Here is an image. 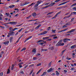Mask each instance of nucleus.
<instances>
[{
    "label": "nucleus",
    "mask_w": 76,
    "mask_h": 76,
    "mask_svg": "<svg viewBox=\"0 0 76 76\" xmlns=\"http://www.w3.org/2000/svg\"><path fill=\"white\" fill-rule=\"evenodd\" d=\"M33 16H34V17L35 16H36V13H33Z\"/></svg>",
    "instance_id": "a19ab883"
},
{
    "label": "nucleus",
    "mask_w": 76,
    "mask_h": 76,
    "mask_svg": "<svg viewBox=\"0 0 76 76\" xmlns=\"http://www.w3.org/2000/svg\"><path fill=\"white\" fill-rule=\"evenodd\" d=\"M49 50H53L54 49V47H52L48 48Z\"/></svg>",
    "instance_id": "b1692460"
},
{
    "label": "nucleus",
    "mask_w": 76,
    "mask_h": 76,
    "mask_svg": "<svg viewBox=\"0 0 76 76\" xmlns=\"http://www.w3.org/2000/svg\"><path fill=\"white\" fill-rule=\"evenodd\" d=\"M57 39V37H53V39Z\"/></svg>",
    "instance_id": "052dcab7"
},
{
    "label": "nucleus",
    "mask_w": 76,
    "mask_h": 76,
    "mask_svg": "<svg viewBox=\"0 0 76 76\" xmlns=\"http://www.w3.org/2000/svg\"><path fill=\"white\" fill-rule=\"evenodd\" d=\"M67 2H68V1L65 2L63 3H62V5H63V4H65L67 3Z\"/></svg>",
    "instance_id": "a18cd8bd"
},
{
    "label": "nucleus",
    "mask_w": 76,
    "mask_h": 76,
    "mask_svg": "<svg viewBox=\"0 0 76 76\" xmlns=\"http://www.w3.org/2000/svg\"><path fill=\"white\" fill-rule=\"evenodd\" d=\"M47 73V72H44L42 74V76H44V75H45V74H46V73Z\"/></svg>",
    "instance_id": "c756f323"
},
{
    "label": "nucleus",
    "mask_w": 76,
    "mask_h": 76,
    "mask_svg": "<svg viewBox=\"0 0 76 76\" xmlns=\"http://www.w3.org/2000/svg\"><path fill=\"white\" fill-rule=\"evenodd\" d=\"M53 68H51L49 69H48L47 70V72L48 73H50V72H52V71H53Z\"/></svg>",
    "instance_id": "0eeeda50"
},
{
    "label": "nucleus",
    "mask_w": 76,
    "mask_h": 76,
    "mask_svg": "<svg viewBox=\"0 0 76 76\" xmlns=\"http://www.w3.org/2000/svg\"><path fill=\"white\" fill-rule=\"evenodd\" d=\"M35 4V3H33L31 4V5H29V6H32V5H33V4Z\"/></svg>",
    "instance_id": "4d7b16f0"
},
{
    "label": "nucleus",
    "mask_w": 76,
    "mask_h": 76,
    "mask_svg": "<svg viewBox=\"0 0 76 76\" xmlns=\"http://www.w3.org/2000/svg\"><path fill=\"white\" fill-rule=\"evenodd\" d=\"M29 3H30V2H26L24 4H21L20 6H25V5H26V4H29Z\"/></svg>",
    "instance_id": "20e7f679"
},
{
    "label": "nucleus",
    "mask_w": 76,
    "mask_h": 76,
    "mask_svg": "<svg viewBox=\"0 0 76 76\" xmlns=\"http://www.w3.org/2000/svg\"><path fill=\"white\" fill-rule=\"evenodd\" d=\"M53 12H49L47 14V15H51L52 13H53Z\"/></svg>",
    "instance_id": "bb28decb"
},
{
    "label": "nucleus",
    "mask_w": 76,
    "mask_h": 76,
    "mask_svg": "<svg viewBox=\"0 0 76 76\" xmlns=\"http://www.w3.org/2000/svg\"><path fill=\"white\" fill-rule=\"evenodd\" d=\"M64 73H67V71L66 69L64 70Z\"/></svg>",
    "instance_id": "864d4df0"
},
{
    "label": "nucleus",
    "mask_w": 76,
    "mask_h": 76,
    "mask_svg": "<svg viewBox=\"0 0 76 76\" xmlns=\"http://www.w3.org/2000/svg\"><path fill=\"white\" fill-rule=\"evenodd\" d=\"M70 35V34H66V36H69Z\"/></svg>",
    "instance_id": "13d9d810"
},
{
    "label": "nucleus",
    "mask_w": 76,
    "mask_h": 76,
    "mask_svg": "<svg viewBox=\"0 0 76 76\" xmlns=\"http://www.w3.org/2000/svg\"><path fill=\"white\" fill-rule=\"evenodd\" d=\"M6 15L7 16H9V15H10V14H9V13H6Z\"/></svg>",
    "instance_id": "c03bdc74"
},
{
    "label": "nucleus",
    "mask_w": 76,
    "mask_h": 76,
    "mask_svg": "<svg viewBox=\"0 0 76 76\" xmlns=\"http://www.w3.org/2000/svg\"><path fill=\"white\" fill-rule=\"evenodd\" d=\"M12 29H13V28L11 27H10V28H9V29L10 30H12Z\"/></svg>",
    "instance_id": "6e6d98bb"
},
{
    "label": "nucleus",
    "mask_w": 76,
    "mask_h": 76,
    "mask_svg": "<svg viewBox=\"0 0 76 76\" xmlns=\"http://www.w3.org/2000/svg\"><path fill=\"white\" fill-rule=\"evenodd\" d=\"M61 41H59L56 45V46H60V43L61 42Z\"/></svg>",
    "instance_id": "f8f14e48"
},
{
    "label": "nucleus",
    "mask_w": 76,
    "mask_h": 76,
    "mask_svg": "<svg viewBox=\"0 0 76 76\" xmlns=\"http://www.w3.org/2000/svg\"><path fill=\"white\" fill-rule=\"evenodd\" d=\"M10 34L11 35H14L15 32L13 31H12L11 33H10Z\"/></svg>",
    "instance_id": "aec40b11"
},
{
    "label": "nucleus",
    "mask_w": 76,
    "mask_h": 76,
    "mask_svg": "<svg viewBox=\"0 0 76 76\" xmlns=\"http://www.w3.org/2000/svg\"><path fill=\"white\" fill-rule=\"evenodd\" d=\"M36 51H37V49L34 48L32 52L35 53L36 52Z\"/></svg>",
    "instance_id": "a211bd4d"
},
{
    "label": "nucleus",
    "mask_w": 76,
    "mask_h": 76,
    "mask_svg": "<svg viewBox=\"0 0 76 76\" xmlns=\"http://www.w3.org/2000/svg\"><path fill=\"white\" fill-rule=\"evenodd\" d=\"M31 15L28 16L26 18V19H29V18H31Z\"/></svg>",
    "instance_id": "09e8293b"
},
{
    "label": "nucleus",
    "mask_w": 76,
    "mask_h": 76,
    "mask_svg": "<svg viewBox=\"0 0 76 76\" xmlns=\"http://www.w3.org/2000/svg\"><path fill=\"white\" fill-rule=\"evenodd\" d=\"M22 29H23V28H21L20 30H19L18 31V32H21L22 31Z\"/></svg>",
    "instance_id": "473e14b6"
},
{
    "label": "nucleus",
    "mask_w": 76,
    "mask_h": 76,
    "mask_svg": "<svg viewBox=\"0 0 76 76\" xmlns=\"http://www.w3.org/2000/svg\"><path fill=\"white\" fill-rule=\"evenodd\" d=\"M59 74H60V73L58 72L56 73V75H57V76H59Z\"/></svg>",
    "instance_id": "ea45409f"
},
{
    "label": "nucleus",
    "mask_w": 76,
    "mask_h": 76,
    "mask_svg": "<svg viewBox=\"0 0 76 76\" xmlns=\"http://www.w3.org/2000/svg\"><path fill=\"white\" fill-rule=\"evenodd\" d=\"M34 75H35V73L33 72L32 74V76H34Z\"/></svg>",
    "instance_id": "0e129e2a"
},
{
    "label": "nucleus",
    "mask_w": 76,
    "mask_h": 76,
    "mask_svg": "<svg viewBox=\"0 0 76 76\" xmlns=\"http://www.w3.org/2000/svg\"><path fill=\"white\" fill-rule=\"evenodd\" d=\"M75 31V29H73L70 30L69 31L67 32V33H70V32H72L73 31Z\"/></svg>",
    "instance_id": "2eb2a0df"
},
{
    "label": "nucleus",
    "mask_w": 76,
    "mask_h": 76,
    "mask_svg": "<svg viewBox=\"0 0 76 76\" xmlns=\"http://www.w3.org/2000/svg\"><path fill=\"white\" fill-rule=\"evenodd\" d=\"M15 66V65L14 64H12V66L11 67V70H13V69H14V67Z\"/></svg>",
    "instance_id": "412c9836"
},
{
    "label": "nucleus",
    "mask_w": 76,
    "mask_h": 76,
    "mask_svg": "<svg viewBox=\"0 0 76 76\" xmlns=\"http://www.w3.org/2000/svg\"><path fill=\"white\" fill-rule=\"evenodd\" d=\"M47 43V42L46 41H43V42H40L39 43V45H42L43 44H46V43Z\"/></svg>",
    "instance_id": "9d476101"
},
{
    "label": "nucleus",
    "mask_w": 76,
    "mask_h": 76,
    "mask_svg": "<svg viewBox=\"0 0 76 76\" xmlns=\"http://www.w3.org/2000/svg\"><path fill=\"white\" fill-rule=\"evenodd\" d=\"M13 37H10V42H12V40H13Z\"/></svg>",
    "instance_id": "393cba45"
},
{
    "label": "nucleus",
    "mask_w": 76,
    "mask_h": 76,
    "mask_svg": "<svg viewBox=\"0 0 76 76\" xmlns=\"http://www.w3.org/2000/svg\"><path fill=\"white\" fill-rule=\"evenodd\" d=\"M1 28H2V29H4V27L3 26H1Z\"/></svg>",
    "instance_id": "338daca9"
},
{
    "label": "nucleus",
    "mask_w": 76,
    "mask_h": 76,
    "mask_svg": "<svg viewBox=\"0 0 76 76\" xmlns=\"http://www.w3.org/2000/svg\"><path fill=\"white\" fill-rule=\"evenodd\" d=\"M60 41H61V42H60V46H63L64 45V43L62 42L63 41V39H61Z\"/></svg>",
    "instance_id": "6e6552de"
},
{
    "label": "nucleus",
    "mask_w": 76,
    "mask_h": 76,
    "mask_svg": "<svg viewBox=\"0 0 76 76\" xmlns=\"http://www.w3.org/2000/svg\"><path fill=\"white\" fill-rule=\"evenodd\" d=\"M43 51H47V49H42Z\"/></svg>",
    "instance_id": "603ef678"
},
{
    "label": "nucleus",
    "mask_w": 76,
    "mask_h": 76,
    "mask_svg": "<svg viewBox=\"0 0 76 76\" xmlns=\"http://www.w3.org/2000/svg\"><path fill=\"white\" fill-rule=\"evenodd\" d=\"M52 62V61H51L49 63V66H51V63Z\"/></svg>",
    "instance_id": "8fccbe9b"
},
{
    "label": "nucleus",
    "mask_w": 76,
    "mask_h": 76,
    "mask_svg": "<svg viewBox=\"0 0 76 76\" xmlns=\"http://www.w3.org/2000/svg\"><path fill=\"white\" fill-rule=\"evenodd\" d=\"M50 38V37H46L43 38V39L44 40H45V39H48Z\"/></svg>",
    "instance_id": "f3484780"
},
{
    "label": "nucleus",
    "mask_w": 76,
    "mask_h": 76,
    "mask_svg": "<svg viewBox=\"0 0 76 76\" xmlns=\"http://www.w3.org/2000/svg\"><path fill=\"white\" fill-rule=\"evenodd\" d=\"M10 33H9L8 34V35L7 36V37H10Z\"/></svg>",
    "instance_id": "5fc2aeb1"
},
{
    "label": "nucleus",
    "mask_w": 76,
    "mask_h": 76,
    "mask_svg": "<svg viewBox=\"0 0 76 76\" xmlns=\"http://www.w3.org/2000/svg\"><path fill=\"white\" fill-rule=\"evenodd\" d=\"M76 45H75L71 46L70 47V48H71L72 49H73V48H75V47H76Z\"/></svg>",
    "instance_id": "ddd939ff"
},
{
    "label": "nucleus",
    "mask_w": 76,
    "mask_h": 76,
    "mask_svg": "<svg viewBox=\"0 0 76 76\" xmlns=\"http://www.w3.org/2000/svg\"><path fill=\"white\" fill-rule=\"evenodd\" d=\"M44 40H39V41H38L37 42V43H38V42H44Z\"/></svg>",
    "instance_id": "7c9ffc66"
},
{
    "label": "nucleus",
    "mask_w": 76,
    "mask_h": 76,
    "mask_svg": "<svg viewBox=\"0 0 76 76\" xmlns=\"http://www.w3.org/2000/svg\"><path fill=\"white\" fill-rule=\"evenodd\" d=\"M31 38H32V37L31 36H30V37H28V38H27V39L29 40V39H31Z\"/></svg>",
    "instance_id": "3c124183"
},
{
    "label": "nucleus",
    "mask_w": 76,
    "mask_h": 76,
    "mask_svg": "<svg viewBox=\"0 0 76 76\" xmlns=\"http://www.w3.org/2000/svg\"><path fill=\"white\" fill-rule=\"evenodd\" d=\"M18 65L19 66V67L20 68H21V67H22V66L20 64H19Z\"/></svg>",
    "instance_id": "c85d7f7f"
},
{
    "label": "nucleus",
    "mask_w": 76,
    "mask_h": 76,
    "mask_svg": "<svg viewBox=\"0 0 76 76\" xmlns=\"http://www.w3.org/2000/svg\"><path fill=\"white\" fill-rule=\"evenodd\" d=\"M41 64H41V63L38 64L37 65V67H38V66H41Z\"/></svg>",
    "instance_id": "cd10ccee"
},
{
    "label": "nucleus",
    "mask_w": 76,
    "mask_h": 76,
    "mask_svg": "<svg viewBox=\"0 0 76 76\" xmlns=\"http://www.w3.org/2000/svg\"><path fill=\"white\" fill-rule=\"evenodd\" d=\"M41 70H42V69H40L37 73V74H38V73H40L41 72Z\"/></svg>",
    "instance_id": "a878e982"
},
{
    "label": "nucleus",
    "mask_w": 76,
    "mask_h": 76,
    "mask_svg": "<svg viewBox=\"0 0 76 76\" xmlns=\"http://www.w3.org/2000/svg\"><path fill=\"white\" fill-rule=\"evenodd\" d=\"M4 19L5 20H8V18H5Z\"/></svg>",
    "instance_id": "680f3d73"
},
{
    "label": "nucleus",
    "mask_w": 76,
    "mask_h": 76,
    "mask_svg": "<svg viewBox=\"0 0 76 76\" xmlns=\"http://www.w3.org/2000/svg\"><path fill=\"white\" fill-rule=\"evenodd\" d=\"M50 28H51V27H49L47 28V31H50Z\"/></svg>",
    "instance_id": "58836bf2"
},
{
    "label": "nucleus",
    "mask_w": 76,
    "mask_h": 76,
    "mask_svg": "<svg viewBox=\"0 0 76 76\" xmlns=\"http://www.w3.org/2000/svg\"><path fill=\"white\" fill-rule=\"evenodd\" d=\"M3 72H2L0 73V76H3Z\"/></svg>",
    "instance_id": "4c0bfd02"
},
{
    "label": "nucleus",
    "mask_w": 76,
    "mask_h": 76,
    "mask_svg": "<svg viewBox=\"0 0 76 76\" xmlns=\"http://www.w3.org/2000/svg\"><path fill=\"white\" fill-rule=\"evenodd\" d=\"M22 36H23V35H22L18 39V41H19V40H20V38L22 37Z\"/></svg>",
    "instance_id": "e433bc0d"
},
{
    "label": "nucleus",
    "mask_w": 76,
    "mask_h": 76,
    "mask_svg": "<svg viewBox=\"0 0 76 76\" xmlns=\"http://www.w3.org/2000/svg\"><path fill=\"white\" fill-rule=\"evenodd\" d=\"M48 33V31H45L43 32H42L40 34V35H45V34H47Z\"/></svg>",
    "instance_id": "1a4fd4ad"
},
{
    "label": "nucleus",
    "mask_w": 76,
    "mask_h": 76,
    "mask_svg": "<svg viewBox=\"0 0 76 76\" xmlns=\"http://www.w3.org/2000/svg\"><path fill=\"white\" fill-rule=\"evenodd\" d=\"M52 33H55L56 32V30L52 29Z\"/></svg>",
    "instance_id": "5701e85b"
},
{
    "label": "nucleus",
    "mask_w": 76,
    "mask_h": 76,
    "mask_svg": "<svg viewBox=\"0 0 76 76\" xmlns=\"http://www.w3.org/2000/svg\"><path fill=\"white\" fill-rule=\"evenodd\" d=\"M28 39H26L25 41H24V42H25L26 41H28Z\"/></svg>",
    "instance_id": "e2e57ef3"
},
{
    "label": "nucleus",
    "mask_w": 76,
    "mask_h": 76,
    "mask_svg": "<svg viewBox=\"0 0 76 76\" xmlns=\"http://www.w3.org/2000/svg\"><path fill=\"white\" fill-rule=\"evenodd\" d=\"M25 50H26V48H24L21 50V51H23Z\"/></svg>",
    "instance_id": "2f4dec72"
},
{
    "label": "nucleus",
    "mask_w": 76,
    "mask_h": 76,
    "mask_svg": "<svg viewBox=\"0 0 76 76\" xmlns=\"http://www.w3.org/2000/svg\"><path fill=\"white\" fill-rule=\"evenodd\" d=\"M66 60H70L71 59V58L67 57L66 58Z\"/></svg>",
    "instance_id": "37998d69"
},
{
    "label": "nucleus",
    "mask_w": 76,
    "mask_h": 76,
    "mask_svg": "<svg viewBox=\"0 0 76 76\" xmlns=\"http://www.w3.org/2000/svg\"><path fill=\"white\" fill-rule=\"evenodd\" d=\"M56 36V34H53L52 35V37H55V36Z\"/></svg>",
    "instance_id": "774afa93"
},
{
    "label": "nucleus",
    "mask_w": 76,
    "mask_h": 76,
    "mask_svg": "<svg viewBox=\"0 0 76 76\" xmlns=\"http://www.w3.org/2000/svg\"><path fill=\"white\" fill-rule=\"evenodd\" d=\"M68 29V28H66V29H65L64 30H62V32H63V31H67V30Z\"/></svg>",
    "instance_id": "c9c22d12"
},
{
    "label": "nucleus",
    "mask_w": 76,
    "mask_h": 76,
    "mask_svg": "<svg viewBox=\"0 0 76 76\" xmlns=\"http://www.w3.org/2000/svg\"><path fill=\"white\" fill-rule=\"evenodd\" d=\"M37 58L36 57H34L33 58V59L34 60H37Z\"/></svg>",
    "instance_id": "f704fd0d"
},
{
    "label": "nucleus",
    "mask_w": 76,
    "mask_h": 76,
    "mask_svg": "<svg viewBox=\"0 0 76 76\" xmlns=\"http://www.w3.org/2000/svg\"><path fill=\"white\" fill-rule=\"evenodd\" d=\"M41 1H37V4L35 5V7H37V6H38V5L39 4H41Z\"/></svg>",
    "instance_id": "423d86ee"
},
{
    "label": "nucleus",
    "mask_w": 76,
    "mask_h": 76,
    "mask_svg": "<svg viewBox=\"0 0 76 76\" xmlns=\"http://www.w3.org/2000/svg\"><path fill=\"white\" fill-rule=\"evenodd\" d=\"M10 73V70L9 69H8V71L7 72V74H9Z\"/></svg>",
    "instance_id": "4be33fe9"
},
{
    "label": "nucleus",
    "mask_w": 76,
    "mask_h": 76,
    "mask_svg": "<svg viewBox=\"0 0 76 76\" xmlns=\"http://www.w3.org/2000/svg\"><path fill=\"white\" fill-rule=\"evenodd\" d=\"M73 20H74V18H72L71 19V22H72L73 21Z\"/></svg>",
    "instance_id": "bf43d9fd"
},
{
    "label": "nucleus",
    "mask_w": 76,
    "mask_h": 76,
    "mask_svg": "<svg viewBox=\"0 0 76 76\" xmlns=\"http://www.w3.org/2000/svg\"><path fill=\"white\" fill-rule=\"evenodd\" d=\"M41 26V24H39L38 25V26H37L35 28V29H38V28H39L40 26Z\"/></svg>",
    "instance_id": "4468645a"
},
{
    "label": "nucleus",
    "mask_w": 76,
    "mask_h": 76,
    "mask_svg": "<svg viewBox=\"0 0 76 76\" xmlns=\"http://www.w3.org/2000/svg\"><path fill=\"white\" fill-rule=\"evenodd\" d=\"M70 39H69L65 38L63 39L64 42H67L68 41H70Z\"/></svg>",
    "instance_id": "39448f33"
},
{
    "label": "nucleus",
    "mask_w": 76,
    "mask_h": 76,
    "mask_svg": "<svg viewBox=\"0 0 76 76\" xmlns=\"http://www.w3.org/2000/svg\"><path fill=\"white\" fill-rule=\"evenodd\" d=\"M20 48H18V50H17V51H19V50H20Z\"/></svg>",
    "instance_id": "69168bd1"
},
{
    "label": "nucleus",
    "mask_w": 76,
    "mask_h": 76,
    "mask_svg": "<svg viewBox=\"0 0 76 76\" xmlns=\"http://www.w3.org/2000/svg\"><path fill=\"white\" fill-rule=\"evenodd\" d=\"M16 24H17V22H11V25H16Z\"/></svg>",
    "instance_id": "9b49d317"
},
{
    "label": "nucleus",
    "mask_w": 76,
    "mask_h": 76,
    "mask_svg": "<svg viewBox=\"0 0 76 76\" xmlns=\"http://www.w3.org/2000/svg\"><path fill=\"white\" fill-rule=\"evenodd\" d=\"M9 43V41H7V42H5L3 43L5 45H7V44H8Z\"/></svg>",
    "instance_id": "dca6fc26"
},
{
    "label": "nucleus",
    "mask_w": 76,
    "mask_h": 76,
    "mask_svg": "<svg viewBox=\"0 0 76 76\" xmlns=\"http://www.w3.org/2000/svg\"><path fill=\"white\" fill-rule=\"evenodd\" d=\"M15 7V5H11L9 6L10 8H13V7Z\"/></svg>",
    "instance_id": "6ab92c4d"
},
{
    "label": "nucleus",
    "mask_w": 76,
    "mask_h": 76,
    "mask_svg": "<svg viewBox=\"0 0 76 76\" xmlns=\"http://www.w3.org/2000/svg\"><path fill=\"white\" fill-rule=\"evenodd\" d=\"M76 6V3H75L73 4L71 6V7H72V6Z\"/></svg>",
    "instance_id": "49530a36"
},
{
    "label": "nucleus",
    "mask_w": 76,
    "mask_h": 76,
    "mask_svg": "<svg viewBox=\"0 0 76 76\" xmlns=\"http://www.w3.org/2000/svg\"><path fill=\"white\" fill-rule=\"evenodd\" d=\"M55 4H56L55 2L52 3L50 4L48 6H47L44 7V8H47V7H49V6H53Z\"/></svg>",
    "instance_id": "f03ea898"
},
{
    "label": "nucleus",
    "mask_w": 76,
    "mask_h": 76,
    "mask_svg": "<svg viewBox=\"0 0 76 76\" xmlns=\"http://www.w3.org/2000/svg\"><path fill=\"white\" fill-rule=\"evenodd\" d=\"M61 0H56L54 1L55 2H58V1H60Z\"/></svg>",
    "instance_id": "de8ad7c7"
},
{
    "label": "nucleus",
    "mask_w": 76,
    "mask_h": 76,
    "mask_svg": "<svg viewBox=\"0 0 76 76\" xmlns=\"http://www.w3.org/2000/svg\"><path fill=\"white\" fill-rule=\"evenodd\" d=\"M33 66H34V64H32L29 66V67H33Z\"/></svg>",
    "instance_id": "79ce46f5"
},
{
    "label": "nucleus",
    "mask_w": 76,
    "mask_h": 76,
    "mask_svg": "<svg viewBox=\"0 0 76 76\" xmlns=\"http://www.w3.org/2000/svg\"><path fill=\"white\" fill-rule=\"evenodd\" d=\"M73 14L74 15H76V12H71L70 14L67 16H66L64 17V19H66V18H70L72 15V14Z\"/></svg>",
    "instance_id": "f257e3e1"
},
{
    "label": "nucleus",
    "mask_w": 76,
    "mask_h": 76,
    "mask_svg": "<svg viewBox=\"0 0 76 76\" xmlns=\"http://www.w3.org/2000/svg\"><path fill=\"white\" fill-rule=\"evenodd\" d=\"M61 13V12H59L58 13H57L53 17L52 19H54L55 18H56L57 16H58V15L59 14H60V13Z\"/></svg>",
    "instance_id": "7ed1b4c3"
},
{
    "label": "nucleus",
    "mask_w": 76,
    "mask_h": 76,
    "mask_svg": "<svg viewBox=\"0 0 76 76\" xmlns=\"http://www.w3.org/2000/svg\"><path fill=\"white\" fill-rule=\"evenodd\" d=\"M72 9L74 10H75L76 11V7H73L72 8Z\"/></svg>",
    "instance_id": "72a5a7b5"
}]
</instances>
